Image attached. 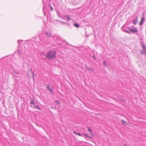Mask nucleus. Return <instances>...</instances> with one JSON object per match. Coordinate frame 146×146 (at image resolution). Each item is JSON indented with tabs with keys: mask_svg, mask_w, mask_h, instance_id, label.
Instances as JSON below:
<instances>
[{
	"mask_svg": "<svg viewBox=\"0 0 146 146\" xmlns=\"http://www.w3.org/2000/svg\"><path fill=\"white\" fill-rule=\"evenodd\" d=\"M121 123L122 124H123L124 125H126V124H127L126 122L124 120H122L121 121Z\"/></svg>",
	"mask_w": 146,
	"mask_h": 146,
	"instance_id": "14",
	"label": "nucleus"
},
{
	"mask_svg": "<svg viewBox=\"0 0 146 146\" xmlns=\"http://www.w3.org/2000/svg\"><path fill=\"white\" fill-rule=\"evenodd\" d=\"M34 106L36 108L38 109H39V110H40V108L39 107V106H37V105L35 106V105H34Z\"/></svg>",
	"mask_w": 146,
	"mask_h": 146,
	"instance_id": "18",
	"label": "nucleus"
},
{
	"mask_svg": "<svg viewBox=\"0 0 146 146\" xmlns=\"http://www.w3.org/2000/svg\"><path fill=\"white\" fill-rule=\"evenodd\" d=\"M51 0H49L50 1Z\"/></svg>",
	"mask_w": 146,
	"mask_h": 146,
	"instance_id": "30",
	"label": "nucleus"
},
{
	"mask_svg": "<svg viewBox=\"0 0 146 146\" xmlns=\"http://www.w3.org/2000/svg\"><path fill=\"white\" fill-rule=\"evenodd\" d=\"M142 46L143 48V51L144 53H146V46L142 42Z\"/></svg>",
	"mask_w": 146,
	"mask_h": 146,
	"instance_id": "6",
	"label": "nucleus"
},
{
	"mask_svg": "<svg viewBox=\"0 0 146 146\" xmlns=\"http://www.w3.org/2000/svg\"><path fill=\"white\" fill-rule=\"evenodd\" d=\"M23 41L22 40H19L18 41V43L19 44V45L21 43V42Z\"/></svg>",
	"mask_w": 146,
	"mask_h": 146,
	"instance_id": "17",
	"label": "nucleus"
},
{
	"mask_svg": "<svg viewBox=\"0 0 146 146\" xmlns=\"http://www.w3.org/2000/svg\"><path fill=\"white\" fill-rule=\"evenodd\" d=\"M121 29H122L123 31L125 33H131V32L128 31L127 30H126V29H124V27L123 26L121 28Z\"/></svg>",
	"mask_w": 146,
	"mask_h": 146,
	"instance_id": "8",
	"label": "nucleus"
},
{
	"mask_svg": "<svg viewBox=\"0 0 146 146\" xmlns=\"http://www.w3.org/2000/svg\"><path fill=\"white\" fill-rule=\"evenodd\" d=\"M18 52L19 53V54H20V55H21V53H20V52H19V50H18Z\"/></svg>",
	"mask_w": 146,
	"mask_h": 146,
	"instance_id": "25",
	"label": "nucleus"
},
{
	"mask_svg": "<svg viewBox=\"0 0 146 146\" xmlns=\"http://www.w3.org/2000/svg\"><path fill=\"white\" fill-rule=\"evenodd\" d=\"M40 40H42V41L43 40V39H42V38H41V36H40Z\"/></svg>",
	"mask_w": 146,
	"mask_h": 146,
	"instance_id": "23",
	"label": "nucleus"
},
{
	"mask_svg": "<svg viewBox=\"0 0 146 146\" xmlns=\"http://www.w3.org/2000/svg\"><path fill=\"white\" fill-rule=\"evenodd\" d=\"M55 102L56 104H60V102L58 101H55Z\"/></svg>",
	"mask_w": 146,
	"mask_h": 146,
	"instance_id": "20",
	"label": "nucleus"
},
{
	"mask_svg": "<svg viewBox=\"0 0 146 146\" xmlns=\"http://www.w3.org/2000/svg\"><path fill=\"white\" fill-rule=\"evenodd\" d=\"M31 105H35V102L34 100H32L31 102Z\"/></svg>",
	"mask_w": 146,
	"mask_h": 146,
	"instance_id": "16",
	"label": "nucleus"
},
{
	"mask_svg": "<svg viewBox=\"0 0 146 146\" xmlns=\"http://www.w3.org/2000/svg\"><path fill=\"white\" fill-rule=\"evenodd\" d=\"M103 64H104V65L105 66H106L107 65V64L106 62L104 61H103Z\"/></svg>",
	"mask_w": 146,
	"mask_h": 146,
	"instance_id": "19",
	"label": "nucleus"
},
{
	"mask_svg": "<svg viewBox=\"0 0 146 146\" xmlns=\"http://www.w3.org/2000/svg\"><path fill=\"white\" fill-rule=\"evenodd\" d=\"M50 7L51 8V10L52 11L53 10V8H52V7L50 5Z\"/></svg>",
	"mask_w": 146,
	"mask_h": 146,
	"instance_id": "24",
	"label": "nucleus"
},
{
	"mask_svg": "<svg viewBox=\"0 0 146 146\" xmlns=\"http://www.w3.org/2000/svg\"><path fill=\"white\" fill-rule=\"evenodd\" d=\"M141 53L142 54H143V53H142V52H141Z\"/></svg>",
	"mask_w": 146,
	"mask_h": 146,
	"instance_id": "29",
	"label": "nucleus"
},
{
	"mask_svg": "<svg viewBox=\"0 0 146 146\" xmlns=\"http://www.w3.org/2000/svg\"><path fill=\"white\" fill-rule=\"evenodd\" d=\"M60 21V23H62V24H66V23L65 22H61L60 21Z\"/></svg>",
	"mask_w": 146,
	"mask_h": 146,
	"instance_id": "22",
	"label": "nucleus"
},
{
	"mask_svg": "<svg viewBox=\"0 0 146 146\" xmlns=\"http://www.w3.org/2000/svg\"><path fill=\"white\" fill-rule=\"evenodd\" d=\"M138 17L137 16H136L133 22V23L135 25H136L138 22Z\"/></svg>",
	"mask_w": 146,
	"mask_h": 146,
	"instance_id": "7",
	"label": "nucleus"
},
{
	"mask_svg": "<svg viewBox=\"0 0 146 146\" xmlns=\"http://www.w3.org/2000/svg\"><path fill=\"white\" fill-rule=\"evenodd\" d=\"M47 89L48 90H49L50 92L52 94H53V91H52V90L50 88L49 86L48 85L47 86Z\"/></svg>",
	"mask_w": 146,
	"mask_h": 146,
	"instance_id": "10",
	"label": "nucleus"
},
{
	"mask_svg": "<svg viewBox=\"0 0 146 146\" xmlns=\"http://www.w3.org/2000/svg\"><path fill=\"white\" fill-rule=\"evenodd\" d=\"M74 133L78 135H79L80 136H82V135L80 133H76L75 131H74Z\"/></svg>",
	"mask_w": 146,
	"mask_h": 146,
	"instance_id": "15",
	"label": "nucleus"
},
{
	"mask_svg": "<svg viewBox=\"0 0 146 146\" xmlns=\"http://www.w3.org/2000/svg\"><path fill=\"white\" fill-rule=\"evenodd\" d=\"M129 29L131 31V32L134 33H137L138 31V30L136 27L133 28V29Z\"/></svg>",
	"mask_w": 146,
	"mask_h": 146,
	"instance_id": "5",
	"label": "nucleus"
},
{
	"mask_svg": "<svg viewBox=\"0 0 146 146\" xmlns=\"http://www.w3.org/2000/svg\"><path fill=\"white\" fill-rule=\"evenodd\" d=\"M86 136V137L89 138H91V137L89 135H88L87 134H83V135H82V136L83 137H84V136Z\"/></svg>",
	"mask_w": 146,
	"mask_h": 146,
	"instance_id": "12",
	"label": "nucleus"
},
{
	"mask_svg": "<svg viewBox=\"0 0 146 146\" xmlns=\"http://www.w3.org/2000/svg\"><path fill=\"white\" fill-rule=\"evenodd\" d=\"M33 79L34 80V76L33 75Z\"/></svg>",
	"mask_w": 146,
	"mask_h": 146,
	"instance_id": "27",
	"label": "nucleus"
},
{
	"mask_svg": "<svg viewBox=\"0 0 146 146\" xmlns=\"http://www.w3.org/2000/svg\"><path fill=\"white\" fill-rule=\"evenodd\" d=\"M51 38L54 42H58L60 40V36H53L51 37Z\"/></svg>",
	"mask_w": 146,
	"mask_h": 146,
	"instance_id": "2",
	"label": "nucleus"
},
{
	"mask_svg": "<svg viewBox=\"0 0 146 146\" xmlns=\"http://www.w3.org/2000/svg\"><path fill=\"white\" fill-rule=\"evenodd\" d=\"M124 146H126L125 145H125H124Z\"/></svg>",
	"mask_w": 146,
	"mask_h": 146,
	"instance_id": "28",
	"label": "nucleus"
},
{
	"mask_svg": "<svg viewBox=\"0 0 146 146\" xmlns=\"http://www.w3.org/2000/svg\"><path fill=\"white\" fill-rule=\"evenodd\" d=\"M42 33L46 35V36L48 37H51L52 35L51 31V30L45 31L44 30L42 31Z\"/></svg>",
	"mask_w": 146,
	"mask_h": 146,
	"instance_id": "3",
	"label": "nucleus"
},
{
	"mask_svg": "<svg viewBox=\"0 0 146 146\" xmlns=\"http://www.w3.org/2000/svg\"><path fill=\"white\" fill-rule=\"evenodd\" d=\"M13 72H14V74H18V73L17 72H16L15 71H13Z\"/></svg>",
	"mask_w": 146,
	"mask_h": 146,
	"instance_id": "21",
	"label": "nucleus"
},
{
	"mask_svg": "<svg viewBox=\"0 0 146 146\" xmlns=\"http://www.w3.org/2000/svg\"><path fill=\"white\" fill-rule=\"evenodd\" d=\"M88 130L90 134L91 135L92 134V132L91 130L89 128V127H88Z\"/></svg>",
	"mask_w": 146,
	"mask_h": 146,
	"instance_id": "13",
	"label": "nucleus"
},
{
	"mask_svg": "<svg viewBox=\"0 0 146 146\" xmlns=\"http://www.w3.org/2000/svg\"><path fill=\"white\" fill-rule=\"evenodd\" d=\"M42 54L47 58L51 59L56 57V52L55 51L51 50L48 52L46 54L42 53Z\"/></svg>",
	"mask_w": 146,
	"mask_h": 146,
	"instance_id": "1",
	"label": "nucleus"
},
{
	"mask_svg": "<svg viewBox=\"0 0 146 146\" xmlns=\"http://www.w3.org/2000/svg\"><path fill=\"white\" fill-rule=\"evenodd\" d=\"M58 15L60 17L61 19H63L66 20V19H67V20L68 21H69L70 20V19L69 17V16L68 15H66L64 16L63 18H62L59 15V13H58Z\"/></svg>",
	"mask_w": 146,
	"mask_h": 146,
	"instance_id": "4",
	"label": "nucleus"
},
{
	"mask_svg": "<svg viewBox=\"0 0 146 146\" xmlns=\"http://www.w3.org/2000/svg\"><path fill=\"white\" fill-rule=\"evenodd\" d=\"M76 27L78 28L80 27L79 25L77 23H74L73 24Z\"/></svg>",
	"mask_w": 146,
	"mask_h": 146,
	"instance_id": "11",
	"label": "nucleus"
},
{
	"mask_svg": "<svg viewBox=\"0 0 146 146\" xmlns=\"http://www.w3.org/2000/svg\"><path fill=\"white\" fill-rule=\"evenodd\" d=\"M145 21V19L144 17L142 18L139 24L140 25H142L144 23Z\"/></svg>",
	"mask_w": 146,
	"mask_h": 146,
	"instance_id": "9",
	"label": "nucleus"
},
{
	"mask_svg": "<svg viewBox=\"0 0 146 146\" xmlns=\"http://www.w3.org/2000/svg\"><path fill=\"white\" fill-rule=\"evenodd\" d=\"M93 58L94 59H95V56H93Z\"/></svg>",
	"mask_w": 146,
	"mask_h": 146,
	"instance_id": "26",
	"label": "nucleus"
}]
</instances>
